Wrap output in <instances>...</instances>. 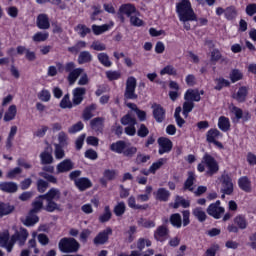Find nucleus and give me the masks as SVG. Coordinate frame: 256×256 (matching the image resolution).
I'll return each mask as SVG.
<instances>
[{"label": "nucleus", "mask_w": 256, "mask_h": 256, "mask_svg": "<svg viewBox=\"0 0 256 256\" xmlns=\"http://www.w3.org/2000/svg\"><path fill=\"white\" fill-rule=\"evenodd\" d=\"M176 13L178 14L179 20L183 23V27L186 31H191L190 21H197V14L191 7L189 0H182L176 5Z\"/></svg>", "instance_id": "obj_1"}, {"label": "nucleus", "mask_w": 256, "mask_h": 256, "mask_svg": "<svg viewBox=\"0 0 256 256\" xmlns=\"http://www.w3.org/2000/svg\"><path fill=\"white\" fill-rule=\"evenodd\" d=\"M44 201H46V205L44 206V210L47 213H53L54 211H60L61 205L57 204L55 201H59L61 199V191L57 188H51L47 193L41 195Z\"/></svg>", "instance_id": "obj_2"}, {"label": "nucleus", "mask_w": 256, "mask_h": 256, "mask_svg": "<svg viewBox=\"0 0 256 256\" xmlns=\"http://www.w3.org/2000/svg\"><path fill=\"white\" fill-rule=\"evenodd\" d=\"M27 239H29V231L23 227H20V229L16 230L15 233L8 239L7 253H11L13 251L15 243H18L20 247H23V245L27 243Z\"/></svg>", "instance_id": "obj_3"}, {"label": "nucleus", "mask_w": 256, "mask_h": 256, "mask_svg": "<svg viewBox=\"0 0 256 256\" xmlns=\"http://www.w3.org/2000/svg\"><path fill=\"white\" fill-rule=\"evenodd\" d=\"M58 248L61 253H77L81 248V244L73 237H64L60 239Z\"/></svg>", "instance_id": "obj_4"}, {"label": "nucleus", "mask_w": 256, "mask_h": 256, "mask_svg": "<svg viewBox=\"0 0 256 256\" xmlns=\"http://www.w3.org/2000/svg\"><path fill=\"white\" fill-rule=\"evenodd\" d=\"M202 163L206 165V175H208V177H213V175L219 173V162H217L215 157L211 156V154L205 153L202 158Z\"/></svg>", "instance_id": "obj_5"}, {"label": "nucleus", "mask_w": 256, "mask_h": 256, "mask_svg": "<svg viewBox=\"0 0 256 256\" xmlns=\"http://www.w3.org/2000/svg\"><path fill=\"white\" fill-rule=\"evenodd\" d=\"M135 89H137V79L135 77L130 76L126 80V89L124 92L125 99L135 100L137 99V94L135 93Z\"/></svg>", "instance_id": "obj_6"}, {"label": "nucleus", "mask_w": 256, "mask_h": 256, "mask_svg": "<svg viewBox=\"0 0 256 256\" xmlns=\"http://www.w3.org/2000/svg\"><path fill=\"white\" fill-rule=\"evenodd\" d=\"M220 183L222 185L221 193H224V195H232L233 194V180L231 179V176L227 174V172H224L220 177Z\"/></svg>", "instance_id": "obj_7"}, {"label": "nucleus", "mask_w": 256, "mask_h": 256, "mask_svg": "<svg viewBox=\"0 0 256 256\" xmlns=\"http://www.w3.org/2000/svg\"><path fill=\"white\" fill-rule=\"evenodd\" d=\"M206 211L210 217L221 219V215L225 213V208L221 207V201L217 200L215 203L210 204Z\"/></svg>", "instance_id": "obj_8"}, {"label": "nucleus", "mask_w": 256, "mask_h": 256, "mask_svg": "<svg viewBox=\"0 0 256 256\" xmlns=\"http://www.w3.org/2000/svg\"><path fill=\"white\" fill-rule=\"evenodd\" d=\"M232 113L235 116L232 121L233 123H239V121H242L245 123L247 121H249V119H251V113H249V111H243V109L234 106L232 107Z\"/></svg>", "instance_id": "obj_9"}, {"label": "nucleus", "mask_w": 256, "mask_h": 256, "mask_svg": "<svg viewBox=\"0 0 256 256\" xmlns=\"http://www.w3.org/2000/svg\"><path fill=\"white\" fill-rule=\"evenodd\" d=\"M113 235V229L107 227L102 232H99L98 235L94 238V245H105L109 241V236Z\"/></svg>", "instance_id": "obj_10"}, {"label": "nucleus", "mask_w": 256, "mask_h": 256, "mask_svg": "<svg viewBox=\"0 0 256 256\" xmlns=\"http://www.w3.org/2000/svg\"><path fill=\"white\" fill-rule=\"evenodd\" d=\"M136 11L137 9L132 4H124L119 9L118 19L121 20V23H125V17L123 15H126V17H132L133 13Z\"/></svg>", "instance_id": "obj_11"}, {"label": "nucleus", "mask_w": 256, "mask_h": 256, "mask_svg": "<svg viewBox=\"0 0 256 256\" xmlns=\"http://www.w3.org/2000/svg\"><path fill=\"white\" fill-rule=\"evenodd\" d=\"M152 109H153L152 114L156 123H163V121H165V115L167 113L165 108H163L161 104H153Z\"/></svg>", "instance_id": "obj_12"}, {"label": "nucleus", "mask_w": 256, "mask_h": 256, "mask_svg": "<svg viewBox=\"0 0 256 256\" xmlns=\"http://www.w3.org/2000/svg\"><path fill=\"white\" fill-rule=\"evenodd\" d=\"M158 145H159V150H158L159 155H163L164 153H169L171 149H173V142H171V140L166 137L158 138Z\"/></svg>", "instance_id": "obj_13"}, {"label": "nucleus", "mask_w": 256, "mask_h": 256, "mask_svg": "<svg viewBox=\"0 0 256 256\" xmlns=\"http://www.w3.org/2000/svg\"><path fill=\"white\" fill-rule=\"evenodd\" d=\"M87 93V89L78 87L73 90L72 102L74 106L81 105L83 103V96Z\"/></svg>", "instance_id": "obj_14"}, {"label": "nucleus", "mask_w": 256, "mask_h": 256, "mask_svg": "<svg viewBox=\"0 0 256 256\" xmlns=\"http://www.w3.org/2000/svg\"><path fill=\"white\" fill-rule=\"evenodd\" d=\"M75 164L71 159H65L56 166L57 173H69L74 169Z\"/></svg>", "instance_id": "obj_15"}, {"label": "nucleus", "mask_w": 256, "mask_h": 256, "mask_svg": "<svg viewBox=\"0 0 256 256\" xmlns=\"http://www.w3.org/2000/svg\"><path fill=\"white\" fill-rule=\"evenodd\" d=\"M74 185L80 191H87V189H91V187H93V182H91V180L87 177H82L78 178Z\"/></svg>", "instance_id": "obj_16"}, {"label": "nucleus", "mask_w": 256, "mask_h": 256, "mask_svg": "<svg viewBox=\"0 0 256 256\" xmlns=\"http://www.w3.org/2000/svg\"><path fill=\"white\" fill-rule=\"evenodd\" d=\"M247 95H249V87L242 86L238 89L237 93L233 95V99L238 103H245V101H247Z\"/></svg>", "instance_id": "obj_17"}, {"label": "nucleus", "mask_w": 256, "mask_h": 256, "mask_svg": "<svg viewBox=\"0 0 256 256\" xmlns=\"http://www.w3.org/2000/svg\"><path fill=\"white\" fill-rule=\"evenodd\" d=\"M36 25L38 29H49V27H51V23L49 22V16H47V14H39L36 19Z\"/></svg>", "instance_id": "obj_18"}, {"label": "nucleus", "mask_w": 256, "mask_h": 256, "mask_svg": "<svg viewBox=\"0 0 256 256\" xmlns=\"http://www.w3.org/2000/svg\"><path fill=\"white\" fill-rule=\"evenodd\" d=\"M19 186L15 182H1L0 191L3 193H17Z\"/></svg>", "instance_id": "obj_19"}, {"label": "nucleus", "mask_w": 256, "mask_h": 256, "mask_svg": "<svg viewBox=\"0 0 256 256\" xmlns=\"http://www.w3.org/2000/svg\"><path fill=\"white\" fill-rule=\"evenodd\" d=\"M125 149H127V142L123 140H118L110 145V151H113V153H118L119 155H123Z\"/></svg>", "instance_id": "obj_20"}, {"label": "nucleus", "mask_w": 256, "mask_h": 256, "mask_svg": "<svg viewBox=\"0 0 256 256\" xmlns=\"http://www.w3.org/2000/svg\"><path fill=\"white\" fill-rule=\"evenodd\" d=\"M185 101H193L199 102L201 101V96H199V90L197 89H188L184 95Z\"/></svg>", "instance_id": "obj_21"}, {"label": "nucleus", "mask_w": 256, "mask_h": 256, "mask_svg": "<svg viewBox=\"0 0 256 256\" xmlns=\"http://www.w3.org/2000/svg\"><path fill=\"white\" fill-rule=\"evenodd\" d=\"M43 201H45V199L41 195L35 198L32 202V209L30 210L31 214L40 213L42 209H45V207H43Z\"/></svg>", "instance_id": "obj_22"}, {"label": "nucleus", "mask_w": 256, "mask_h": 256, "mask_svg": "<svg viewBox=\"0 0 256 256\" xmlns=\"http://www.w3.org/2000/svg\"><path fill=\"white\" fill-rule=\"evenodd\" d=\"M116 175L117 173L115 172V170H110V169L105 170L103 173V177L100 178L101 185H103L104 187H107V181H113Z\"/></svg>", "instance_id": "obj_23"}, {"label": "nucleus", "mask_w": 256, "mask_h": 256, "mask_svg": "<svg viewBox=\"0 0 256 256\" xmlns=\"http://www.w3.org/2000/svg\"><path fill=\"white\" fill-rule=\"evenodd\" d=\"M167 235H169V228L165 225H161L154 232V239H156V241H163V237H167Z\"/></svg>", "instance_id": "obj_24"}, {"label": "nucleus", "mask_w": 256, "mask_h": 256, "mask_svg": "<svg viewBox=\"0 0 256 256\" xmlns=\"http://www.w3.org/2000/svg\"><path fill=\"white\" fill-rule=\"evenodd\" d=\"M157 201H162L163 203H167L169 201V197H171V192L165 188H159L156 193Z\"/></svg>", "instance_id": "obj_25"}, {"label": "nucleus", "mask_w": 256, "mask_h": 256, "mask_svg": "<svg viewBox=\"0 0 256 256\" xmlns=\"http://www.w3.org/2000/svg\"><path fill=\"white\" fill-rule=\"evenodd\" d=\"M67 81L69 85H75V82L79 77H81V74L83 73V68H76L72 72H68Z\"/></svg>", "instance_id": "obj_26"}, {"label": "nucleus", "mask_w": 256, "mask_h": 256, "mask_svg": "<svg viewBox=\"0 0 256 256\" xmlns=\"http://www.w3.org/2000/svg\"><path fill=\"white\" fill-rule=\"evenodd\" d=\"M103 123H105V119L102 117H96L90 121V127L93 131L102 132L103 131Z\"/></svg>", "instance_id": "obj_27"}, {"label": "nucleus", "mask_w": 256, "mask_h": 256, "mask_svg": "<svg viewBox=\"0 0 256 256\" xmlns=\"http://www.w3.org/2000/svg\"><path fill=\"white\" fill-rule=\"evenodd\" d=\"M49 149L51 151V148L47 147L46 150L40 154V160L42 165H51V163H53V155L51 154V152H49Z\"/></svg>", "instance_id": "obj_28"}, {"label": "nucleus", "mask_w": 256, "mask_h": 256, "mask_svg": "<svg viewBox=\"0 0 256 256\" xmlns=\"http://www.w3.org/2000/svg\"><path fill=\"white\" fill-rule=\"evenodd\" d=\"M219 137H223V134L218 129H210L206 134V141L208 143H215Z\"/></svg>", "instance_id": "obj_29"}, {"label": "nucleus", "mask_w": 256, "mask_h": 256, "mask_svg": "<svg viewBox=\"0 0 256 256\" xmlns=\"http://www.w3.org/2000/svg\"><path fill=\"white\" fill-rule=\"evenodd\" d=\"M238 185L245 193H251V180L247 176L239 178Z\"/></svg>", "instance_id": "obj_30"}, {"label": "nucleus", "mask_w": 256, "mask_h": 256, "mask_svg": "<svg viewBox=\"0 0 256 256\" xmlns=\"http://www.w3.org/2000/svg\"><path fill=\"white\" fill-rule=\"evenodd\" d=\"M192 215L199 221V223H205V221H207V213H205L201 207L194 208L192 210Z\"/></svg>", "instance_id": "obj_31"}, {"label": "nucleus", "mask_w": 256, "mask_h": 256, "mask_svg": "<svg viewBox=\"0 0 256 256\" xmlns=\"http://www.w3.org/2000/svg\"><path fill=\"white\" fill-rule=\"evenodd\" d=\"M93 61V55L89 51H82L78 56V64L85 65V63H91Z\"/></svg>", "instance_id": "obj_32"}, {"label": "nucleus", "mask_w": 256, "mask_h": 256, "mask_svg": "<svg viewBox=\"0 0 256 256\" xmlns=\"http://www.w3.org/2000/svg\"><path fill=\"white\" fill-rule=\"evenodd\" d=\"M36 223H39V216H37V214L35 213L31 214V211H29L28 216L23 221V225H25L26 227H33V225H35Z\"/></svg>", "instance_id": "obj_33"}, {"label": "nucleus", "mask_w": 256, "mask_h": 256, "mask_svg": "<svg viewBox=\"0 0 256 256\" xmlns=\"http://www.w3.org/2000/svg\"><path fill=\"white\" fill-rule=\"evenodd\" d=\"M12 211H15V206L0 201V219L5 215H10Z\"/></svg>", "instance_id": "obj_34"}, {"label": "nucleus", "mask_w": 256, "mask_h": 256, "mask_svg": "<svg viewBox=\"0 0 256 256\" xmlns=\"http://www.w3.org/2000/svg\"><path fill=\"white\" fill-rule=\"evenodd\" d=\"M195 173L194 172H188V178L186 179V181L184 182V190L185 191H193V185L195 183Z\"/></svg>", "instance_id": "obj_35"}, {"label": "nucleus", "mask_w": 256, "mask_h": 256, "mask_svg": "<svg viewBox=\"0 0 256 256\" xmlns=\"http://www.w3.org/2000/svg\"><path fill=\"white\" fill-rule=\"evenodd\" d=\"M97 59L103 67H111V65H113V62L109 59V55L105 52L98 53Z\"/></svg>", "instance_id": "obj_36"}, {"label": "nucleus", "mask_w": 256, "mask_h": 256, "mask_svg": "<svg viewBox=\"0 0 256 256\" xmlns=\"http://www.w3.org/2000/svg\"><path fill=\"white\" fill-rule=\"evenodd\" d=\"M218 127L221 131L227 132L231 128V123L229 122V118L225 116H221L218 120Z\"/></svg>", "instance_id": "obj_37"}, {"label": "nucleus", "mask_w": 256, "mask_h": 256, "mask_svg": "<svg viewBox=\"0 0 256 256\" xmlns=\"http://www.w3.org/2000/svg\"><path fill=\"white\" fill-rule=\"evenodd\" d=\"M170 223L176 229H181V226L183 225V220L181 219V214L179 213H174L170 216Z\"/></svg>", "instance_id": "obj_38"}, {"label": "nucleus", "mask_w": 256, "mask_h": 256, "mask_svg": "<svg viewBox=\"0 0 256 256\" xmlns=\"http://www.w3.org/2000/svg\"><path fill=\"white\" fill-rule=\"evenodd\" d=\"M195 108V103L189 100H185L182 106V113L185 118L189 117V113Z\"/></svg>", "instance_id": "obj_39"}, {"label": "nucleus", "mask_w": 256, "mask_h": 256, "mask_svg": "<svg viewBox=\"0 0 256 256\" xmlns=\"http://www.w3.org/2000/svg\"><path fill=\"white\" fill-rule=\"evenodd\" d=\"M234 223L237 225L238 229H247V218L243 215H238L234 218Z\"/></svg>", "instance_id": "obj_40"}, {"label": "nucleus", "mask_w": 256, "mask_h": 256, "mask_svg": "<svg viewBox=\"0 0 256 256\" xmlns=\"http://www.w3.org/2000/svg\"><path fill=\"white\" fill-rule=\"evenodd\" d=\"M15 115H17V106L11 105L4 115V121H13V119H15Z\"/></svg>", "instance_id": "obj_41"}, {"label": "nucleus", "mask_w": 256, "mask_h": 256, "mask_svg": "<svg viewBox=\"0 0 256 256\" xmlns=\"http://www.w3.org/2000/svg\"><path fill=\"white\" fill-rule=\"evenodd\" d=\"M97 109V105L91 104L90 106L86 107L83 111V119L84 121H89V119L93 118V111Z\"/></svg>", "instance_id": "obj_42"}, {"label": "nucleus", "mask_w": 256, "mask_h": 256, "mask_svg": "<svg viewBox=\"0 0 256 256\" xmlns=\"http://www.w3.org/2000/svg\"><path fill=\"white\" fill-rule=\"evenodd\" d=\"M229 77L231 83H237V81H241V79H243V72L239 69H233L230 72Z\"/></svg>", "instance_id": "obj_43"}, {"label": "nucleus", "mask_w": 256, "mask_h": 256, "mask_svg": "<svg viewBox=\"0 0 256 256\" xmlns=\"http://www.w3.org/2000/svg\"><path fill=\"white\" fill-rule=\"evenodd\" d=\"M120 123L124 126L137 125V119L131 116V114H126L121 118Z\"/></svg>", "instance_id": "obj_44"}, {"label": "nucleus", "mask_w": 256, "mask_h": 256, "mask_svg": "<svg viewBox=\"0 0 256 256\" xmlns=\"http://www.w3.org/2000/svg\"><path fill=\"white\" fill-rule=\"evenodd\" d=\"M48 39H49V32H37L32 37V41H34V43H41V42L47 41Z\"/></svg>", "instance_id": "obj_45"}, {"label": "nucleus", "mask_w": 256, "mask_h": 256, "mask_svg": "<svg viewBox=\"0 0 256 256\" xmlns=\"http://www.w3.org/2000/svg\"><path fill=\"white\" fill-rule=\"evenodd\" d=\"M127 209V206H125V202H119L115 207H114V215L116 217H123L125 215V211Z\"/></svg>", "instance_id": "obj_46"}, {"label": "nucleus", "mask_w": 256, "mask_h": 256, "mask_svg": "<svg viewBox=\"0 0 256 256\" xmlns=\"http://www.w3.org/2000/svg\"><path fill=\"white\" fill-rule=\"evenodd\" d=\"M215 83L216 86L214 87V89L216 91H221L223 87H229L231 85V82H229V80H226L225 78H216Z\"/></svg>", "instance_id": "obj_47"}, {"label": "nucleus", "mask_w": 256, "mask_h": 256, "mask_svg": "<svg viewBox=\"0 0 256 256\" xmlns=\"http://www.w3.org/2000/svg\"><path fill=\"white\" fill-rule=\"evenodd\" d=\"M73 101L71 102L69 94H66L62 100L60 101V107L61 109H73Z\"/></svg>", "instance_id": "obj_48"}, {"label": "nucleus", "mask_w": 256, "mask_h": 256, "mask_svg": "<svg viewBox=\"0 0 256 256\" xmlns=\"http://www.w3.org/2000/svg\"><path fill=\"white\" fill-rule=\"evenodd\" d=\"M165 163H167V159L166 158H160L157 162H154L151 166H150V171L153 175H155V173H157V171H159L160 167H163V165H165Z\"/></svg>", "instance_id": "obj_49"}, {"label": "nucleus", "mask_w": 256, "mask_h": 256, "mask_svg": "<svg viewBox=\"0 0 256 256\" xmlns=\"http://www.w3.org/2000/svg\"><path fill=\"white\" fill-rule=\"evenodd\" d=\"M92 31L94 33V35H103V33H105V31H109V25L108 24H104L101 26L98 25H92Z\"/></svg>", "instance_id": "obj_50"}, {"label": "nucleus", "mask_w": 256, "mask_h": 256, "mask_svg": "<svg viewBox=\"0 0 256 256\" xmlns=\"http://www.w3.org/2000/svg\"><path fill=\"white\" fill-rule=\"evenodd\" d=\"M0 247H2V249H6L7 251V247H9V231L2 234L0 233Z\"/></svg>", "instance_id": "obj_51"}, {"label": "nucleus", "mask_w": 256, "mask_h": 256, "mask_svg": "<svg viewBox=\"0 0 256 256\" xmlns=\"http://www.w3.org/2000/svg\"><path fill=\"white\" fill-rule=\"evenodd\" d=\"M76 31H79L80 37H87L91 33V28L87 27L85 24H78L76 26Z\"/></svg>", "instance_id": "obj_52"}, {"label": "nucleus", "mask_w": 256, "mask_h": 256, "mask_svg": "<svg viewBox=\"0 0 256 256\" xmlns=\"http://www.w3.org/2000/svg\"><path fill=\"white\" fill-rule=\"evenodd\" d=\"M225 17L228 19V21H232V19H235L237 17V9L235 7L230 6L225 9Z\"/></svg>", "instance_id": "obj_53"}, {"label": "nucleus", "mask_w": 256, "mask_h": 256, "mask_svg": "<svg viewBox=\"0 0 256 256\" xmlns=\"http://www.w3.org/2000/svg\"><path fill=\"white\" fill-rule=\"evenodd\" d=\"M137 154V147L131 146V143L127 144V147L124 149V157H133Z\"/></svg>", "instance_id": "obj_54"}, {"label": "nucleus", "mask_w": 256, "mask_h": 256, "mask_svg": "<svg viewBox=\"0 0 256 256\" xmlns=\"http://www.w3.org/2000/svg\"><path fill=\"white\" fill-rule=\"evenodd\" d=\"M145 245H146V247H151V240L145 239V238L138 239L137 249H138L139 253H141V251H143L145 249Z\"/></svg>", "instance_id": "obj_55"}, {"label": "nucleus", "mask_w": 256, "mask_h": 256, "mask_svg": "<svg viewBox=\"0 0 256 256\" xmlns=\"http://www.w3.org/2000/svg\"><path fill=\"white\" fill-rule=\"evenodd\" d=\"M49 189V182L43 180V179H38L37 180V191L38 193H45Z\"/></svg>", "instance_id": "obj_56"}, {"label": "nucleus", "mask_w": 256, "mask_h": 256, "mask_svg": "<svg viewBox=\"0 0 256 256\" xmlns=\"http://www.w3.org/2000/svg\"><path fill=\"white\" fill-rule=\"evenodd\" d=\"M111 208L109 206H105L104 208V214L99 216L100 223H107L111 219Z\"/></svg>", "instance_id": "obj_57"}, {"label": "nucleus", "mask_w": 256, "mask_h": 256, "mask_svg": "<svg viewBox=\"0 0 256 256\" xmlns=\"http://www.w3.org/2000/svg\"><path fill=\"white\" fill-rule=\"evenodd\" d=\"M83 127V122L79 121L68 129V133H70L71 135L79 133V131H83Z\"/></svg>", "instance_id": "obj_58"}, {"label": "nucleus", "mask_w": 256, "mask_h": 256, "mask_svg": "<svg viewBox=\"0 0 256 256\" xmlns=\"http://www.w3.org/2000/svg\"><path fill=\"white\" fill-rule=\"evenodd\" d=\"M135 233H137V226H130L128 231H126V235H128V243H133V241H135Z\"/></svg>", "instance_id": "obj_59"}, {"label": "nucleus", "mask_w": 256, "mask_h": 256, "mask_svg": "<svg viewBox=\"0 0 256 256\" xmlns=\"http://www.w3.org/2000/svg\"><path fill=\"white\" fill-rule=\"evenodd\" d=\"M54 155L56 159H63L65 157V150H63V146H61V144H55Z\"/></svg>", "instance_id": "obj_60"}, {"label": "nucleus", "mask_w": 256, "mask_h": 256, "mask_svg": "<svg viewBox=\"0 0 256 256\" xmlns=\"http://www.w3.org/2000/svg\"><path fill=\"white\" fill-rule=\"evenodd\" d=\"M90 49H93L94 51H105L107 46L99 41H94L92 42Z\"/></svg>", "instance_id": "obj_61"}, {"label": "nucleus", "mask_w": 256, "mask_h": 256, "mask_svg": "<svg viewBox=\"0 0 256 256\" xmlns=\"http://www.w3.org/2000/svg\"><path fill=\"white\" fill-rule=\"evenodd\" d=\"M151 159L150 155H143L141 153H138L135 159L136 165H141L142 163H147Z\"/></svg>", "instance_id": "obj_62"}, {"label": "nucleus", "mask_w": 256, "mask_h": 256, "mask_svg": "<svg viewBox=\"0 0 256 256\" xmlns=\"http://www.w3.org/2000/svg\"><path fill=\"white\" fill-rule=\"evenodd\" d=\"M217 251H219V244H212L211 247H209L204 256H215L217 255Z\"/></svg>", "instance_id": "obj_63"}, {"label": "nucleus", "mask_w": 256, "mask_h": 256, "mask_svg": "<svg viewBox=\"0 0 256 256\" xmlns=\"http://www.w3.org/2000/svg\"><path fill=\"white\" fill-rule=\"evenodd\" d=\"M256 13V3H250L246 6V14L249 17H253Z\"/></svg>", "instance_id": "obj_64"}]
</instances>
